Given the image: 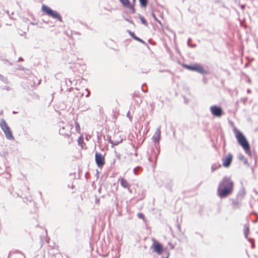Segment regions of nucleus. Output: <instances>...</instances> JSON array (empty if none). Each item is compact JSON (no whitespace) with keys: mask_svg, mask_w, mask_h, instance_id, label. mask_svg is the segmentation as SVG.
Returning <instances> with one entry per match:
<instances>
[{"mask_svg":"<svg viewBox=\"0 0 258 258\" xmlns=\"http://www.w3.org/2000/svg\"><path fill=\"white\" fill-rule=\"evenodd\" d=\"M233 182L231 179L228 177H224L220 182L217 194L220 199H224L232 194L233 190Z\"/></svg>","mask_w":258,"mask_h":258,"instance_id":"nucleus-1","label":"nucleus"},{"mask_svg":"<svg viewBox=\"0 0 258 258\" xmlns=\"http://www.w3.org/2000/svg\"><path fill=\"white\" fill-rule=\"evenodd\" d=\"M235 133L238 143L242 147L246 153L250 154L249 144L244 136L238 130L235 129Z\"/></svg>","mask_w":258,"mask_h":258,"instance_id":"nucleus-2","label":"nucleus"},{"mask_svg":"<svg viewBox=\"0 0 258 258\" xmlns=\"http://www.w3.org/2000/svg\"><path fill=\"white\" fill-rule=\"evenodd\" d=\"M41 10L47 15L56 19L60 22H62V18L60 15L57 12L52 10L48 6L43 5L41 7Z\"/></svg>","mask_w":258,"mask_h":258,"instance_id":"nucleus-3","label":"nucleus"},{"mask_svg":"<svg viewBox=\"0 0 258 258\" xmlns=\"http://www.w3.org/2000/svg\"><path fill=\"white\" fill-rule=\"evenodd\" d=\"M0 126L4 132L6 137L9 140H13L14 137L10 128L4 119L0 120Z\"/></svg>","mask_w":258,"mask_h":258,"instance_id":"nucleus-4","label":"nucleus"},{"mask_svg":"<svg viewBox=\"0 0 258 258\" xmlns=\"http://www.w3.org/2000/svg\"><path fill=\"white\" fill-rule=\"evenodd\" d=\"M73 128V125L69 123H63L59 129V134L61 135L69 137L71 135V130Z\"/></svg>","mask_w":258,"mask_h":258,"instance_id":"nucleus-5","label":"nucleus"},{"mask_svg":"<svg viewBox=\"0 0 258 258\" xmlns=\"http://www.w3.org/2000/svg\"><path fill=\"white\" fill-rule=\"evenodd\" d=\"M184 67L188 70L196 71L201 74L204 75L207 73L204 68L200 64H195L194 65L184 64Z\"/></svg>","mask_w":258,"mask_h":258,"instance_id":"nucleus-6","label":"nucleus"},{"mask_svg":"<svg viewBox=\"0 0 258 258\" xmlns=\"http://www.w3.org/2000/svg\"><path fill=\"white\" fill-rule=\"evenodd\" d=\"M211 113L215 116L219 117L223 114L224 112L221 107L217 105L211 106L210 108Z\"/></svg>","mask_w":258,"mask_h":258,"instance_id":"nucleus-7","label":"nucleus"},{"mask_svg":"<svg viewBox=\"0 0 258 258\" xmlns=\"http://www.w3.org/2000/svg\"><path fill=\"white\" fill-rule=\"evenodd\" d=\"M95 162L99 167H102L105 164L104 156L99 153L96 152L95 155Z\"/></svg>","mask_w":258,"mask_h":258,"instance_id":"nucleus-8","label":"nucleus"},{"mask_svg":"<svg viewBox=\"0 0 258 258\" xmlns=\"http://www.w3.org/2000/svg\"><path fill=\"white\" fill-rule=\"evenodd\" d=\"M153 241L152 247L153 248L154 251L159 255L161 254L163 250L162 244L155 239H153Z\"/></svg>","mask_w":258,"mask_h":258,"instance_id":"nucleus-9","label":"nucleus"},{"mask_svg":"<svg viewBox=\"0 0 258 258\" xmlns=\"http://www.w3.org/2000/svg\"><path fill=\"white\" fill-rule=\"evenodd\" d=\"M124 8H128L130 12L132 14L135 13V9L134 5L130 3L129 0H119Z\"/></svg>","mask_w":258,"mask_h":258,"instance_id":"nucleus-10","label":"nucleus"},{"mask_svg":"<svg viewBox=\"0 0 258 258\" xmlns=\"http://www.w3.org/2000/svg\"><path fill=\"white\" fill-rule=\"evenodd\" d=\"M232 155L229 153L225 158L223 159V165L225 167H229L232 162Z\"/></svg>","mask_w":258,"mask_h":258,"instance_id":"nucleus-11","label":"nucleus"},{"mask_svg":"<svg viewBox=\"0 0 258 258\" xmlns=\"http://www.w3.org/2000/svg\"><path fill=\"white\" fill-rule=\"evenodd\" d=\"M232 202V207L233 209H237L240 208L241 205L242 201L236 198L230 199Z\"/></svg>","mask_w":258,"mask_h":258,"instance_id":"nucleus-12","label":"nucleus"},{"mask_svg":"<svg viewBox=\"0 0 258 258\" xmlns=\"http://www.w3.org/2000/svg\"><path fill=\"white\" fill-rule=\"evenodd\" d=\"M160 126H158L154 133L153 136L152 137L153 141L155 143H158L160 141V137H161V131H160Z\"/></svg>","mask_w":258,"mask_h":258,"instance_id":"nucleus-13","label":"nucleus"},{"mask_svg":"<svg viewBox=\"0 0 258 258\" xmlns=\"http://www.w3.org/2000/svg\"><path fill=\"white\" fill-rule=\"evenodd\" d=\"M120 185L124 188H126L129 191H131L130 187L131 184L128 181L124 178H120L119 179Z\"/></svg>","mask_w":258,"mask_h":258,"instance_id":"nucleus-14","label":"nucleus"},{"mask_svg":"<svg viewBox=\"0 0 258 258\" xmlns=\"http://www.w3.org/2000/svg\"><path fill=\"white\" fill-rule=\"evenodd\" d=\"M245 195V191L244 188H241L238 191V193L236 195V198L240 200H242L243 198L244 197Z\"/></svg>","mask_w":258,"mask_h":258,"instance_id":"nucleus-15","label":"nucleus"},{"mask_svg":"<svg viewBox=\"0 0 258 258\" xmlns=\"http://www.w3.org/2000/svg\"><path fill=\"white\" fill-rule=\"evenodd\" d=\"M128 32L130 34V36L132 38H133L134 39H135L136 40L138 41H139L140 42H142V43H143L144 44L145 43V42L142 39H141V38H140L136 36L135 35V33L133 32H132L130 30H128Z\"/></svg>","mask_w":258,"mask_h":258,"instance_id":"nucleus-16","label":"nucleus"},{"mask_svg":"<svg viewBox=\"0 0 258 258\" xmlns=\"http://www.w3.org/2000/svg\"><path fill=\"white\" fill-rule=\"evenodd\" d=\"M140 4L141 7L145 8L147 7L148 4V0H139Z\"/></svg>","mask_w":258,"mask_h":258,"instance_id":"nucleus-17","label":"nucleus"},{"mask_svg":"<svg viewBox=\"0 0 258 258\" xmlns=\"http://www.w3.org/2000/svg\"><path fill=\"white\" fill-rule=\"evenodd\" d=\"M238 158L240 160H242L243 161V162L244 163V164H246V165H247L248 164V162H247V160L245 158V157H244L243 155H239L238 156Z\"/></svg>","mask_w":258,"mask_h":258,"instance_id":"nucleus-18","label":"nucleus"},{"mask_svg":"<svg viewBox=\"0 0 258 258\" xmlns=\"http://www.w3.org/2000/svg\"><path fill=\"white\" fill-rule=\"evenodd\" d=\"M248 232H249V227H248V226H247V225H244V234L245 237L246 238H247V237Z\"/></svg>","mask_w":258,"mask_h":258,"instance_id":"nucleus-19","label":"nucleus"},{"mask_svg":"<svg viewBox=\"0 0 258 258\" xmlns=\"http://www.w3.org/2000/svg\"><path fill=\"white\" fill-rule=\"evenodd\" d=\"M139 18L142 24H143L145 26H147V22L143 17H142V16H140Z\"/></svg>","mask_w":258,"mask_h":258,"instance_id":"nucleus-20","label":"nucleus"},{"mask_svg":"<svg viewBox=\"0 0 258 258\" xmlns=\"http://www.w3.org/2000/svg\"><path fill=\"white\" fill-rule=\"evenodd\" d=\"M121 142H122V140H121L119 141H112L111 140H110V143H111L113 145H115V146L118 145Z\"/></svg>","mask_w":258,"mask_h":258,"instance_id":"nucleus-21","label":"nucleus"},{"mask_svg":"<svg viewBox=\"0 0 258 258\" xmlns=\"http://www.w3.org/2000/svg\"><path fill=\"white\" fill-rule=\"evenodd\" d=\"M152 15L156 21H157L160 24H161V22L156 18V17L154 13H152Z\"/></svg>","mask_w":258,"mask_h":258,"instance_id":"nucleus-22","label":"nucleus"},{"mask_svg":"<svg viewBox=\"0 0 258 258\" xmlns=\"http://www.w3.org/2000/svg\"><path fill=\"white\" fill-rule=\"evenodd\" d=\"M141 169V167L140 166H138L137 167H136L134 169H133V171H134V173L136 175H137L138 173H137V170L138 169Z\"/></svg>","mask_w":258,"mask_h":258,"instance_id":"nucleus-23","label":"nucleus"},{"mask_svg":"<svg viewBox=\"0 0 258 258\" xmlns=\"http://www.w3.org/2000/svg\"><path fill=\"white\" fill-rule=\"evenodd\" d=\"M75 125H76V130L77 132H79L80 130V126L79 125V123L77 122H75Z\"/></svg>","mask_w":258,"mask_h":258,"instance_id":"nucleus-24","label":"nucleus"},{"mask_svg":"<svg viewBox=\"0 0 258 258\" xmlns=\"http://www.w3.org/2000/svg\"><path fill=\"white\" fill-rule=\"evenodd\" d=\"M138 217L140 219H143L144 218V216L142 213H138Z\"/></svg>","mask_w":258,"mask_h":258,"instance_id":"nucleus-25","label":"nucleus"},{"mask_svg":"<svg viewBox=\"0 0 258 258\" xmlns=\"http://www.w3.org/2000/svg\"><path fill=\"white\" fill-rule=\"evenodd\" d=\"M3 89L6 90L7 91H9V90H11V88L10 87H9V86H5L3 87Z\"/></svg>","mask_w":258,"mask_h":258,"instance_id":"nucleus-26","label":"nucleus"},{"mask_svg":"<svg viewBox=\"0 0 258 258\" xmlns=\"http://www.w3.org/2000/svg\"><path fill=\"white\" fill-rule=\"evenodd\" d=\"M0 80L3 82H5L6 79L4 76L0 74Z\"/></svg>","mask_w":258,"mask_h":258,"instance_id":"nucleus-27","label":"nucleus"},{"mask_svg":"<svg viewBox=\"0 0 258 258\" xmlns=\"http://www.w3.org/2000/svg\"><path fill=\"white\" fill-rule=\"evenodd\" d=\"M125 20L127 22H128L130 23L133 24V21L132 20H130V19H127V18H125Z\"/></svg>","mask_w":258,"mask_h":258,"instance_id":"nucleus-28","label":"nucleus"},{"mask_svg":"<svg viewBox=\"0 0 258 258\" xmlns=\"http://www.w3.org/2000/svg\"><path fill=\"white\" fill-rule=\"evenodd\" d=\"M191 38H188V40H187V44H188V45L189 46H190V42L191 41Z\"/></svg>","mask_w":258,"mask_h":258,"instance_id":"nucleus-29","label":"nucleus"},{"mask_svg":"<svg viewBox=\"0 0 258 258\" xmlns=\"http://www.w3.org/2000/svg\"><path fill=\"white\" fill-rule=\"evenodd\" d=\"M115 155L118 158H120V154H118V153H117L116 152H115Z\"/></svg>","mask_w":258,"mask_h":258,"instance_id":"nucleus-30","label":"nucleus"},{"mask_svg":"<svg viewBox=\"0 0 258 258\" xmlns=\"http://www.w3.org/2000/svg\"><path fill=\"white\" fill-rule=\"evenodd\" d=\"M203 82L205 83H207V79L206 78H204L203 79Z\"/></svg>","mask_w":258,"mask_h":258,"instance_id":"nucleus-31","label":"nucleus"},{"mask_svg":"<svg viewBox=\"0 0 258 258\" xmlns=\"http://www.w3.org/2000/svg\"><path fill=\"white\" fill-rule=\"evenodd\" d=\"M130 113L129 112L127 113V116H128L129 117V118L131 120V117H130V115H129Z\"/></svg>","mask_w":258,"mask_h":258,"instance_id":"nucleus-32","label":"nucleus"},{"mask_svg":"<svg viewBox=\"0 0 258 258\" xmlns=\"http://www.w3.org/2000/svg\"><path fill=\"white\" fill-rule=\"evenodd\" d=\"M247 92L248 93H250L251 92V90L249 89H247Z\"/></svg>","mask_w":258,"mask_h":258,"instance_id":"nucleus-33","label":"nucleus"},{"mask_svg":"<svg viewBox=\"0 0 258 258\" xmlns=\"http://www.w3.org/2000/svg\"><path fill=\"white\" fill-rule=\"evenodd\" d=\"M23 60V58L22 57H19V59H18V61H21Z\"/></svg>","mask_w":258,"mask_h":258,"instance_id":"nucleus-34","label":"nucleus"},{"mask_svg":"<svg viewBox=\"0 0 258 258\" xmlns=\"http://www.w3.org/2000/svg\"><path fill=\"white\" fill-rule=\"evenodd\" d=\"M133 1V4L132 5H134V4L136 2V0H132Z\"/></svg>","mask_w":258,"mask_h":258,"instance_id":"nucleus-35","label":"nucleus"},{"mask_svg":"<svg viewBox=\"0 0 258 258\" xmlns=\"http://www.w3.org/2000/svg\"><path fill=\"white\" fill-rule=\"evenodd\" d=\"M169 252H168L167 256L166 258H169Z\"/></svg>","mask_w":258,"mask_h":258,"instance_id":"nucleus-36","label":"nucleus"},{"mask_svg":"<svg viewBox=\"0 0 258 258\" xmlns=\"http://www.w3.org/2000/svg\"><path fill=\"white\" fill-rule=\"evenodd\" d=\"M89 92H88V94L86 95V97H88L89 96Z\"/></svg>","mask_w":258,"mask_h":258,"instance_id":"nucleus-37","label":"nucleus"},{"mask_svg":"<svg viewBox=\"0 0 258 258\" xmlns=\"http://www.w3.org/2000/svg\"><path fill=\"white\" fill-rule=\"evenodd\" d=\"M241 7V8H242V9H244V5H242Z\"/></svg>","mask_w":258,"mask_h":258,"instance_id":"nucleus-38","label":"nucleus"},{"mask_svg":"<svg viewBox=\"0 0 258 258\" xmlns=\"http://www.w3.org/2000/svg\"><path fill=\"white\" fill-rule=\"evenodd\" d=\"M142 90H143V92H146V91H144V89H143V88H142Z\"/></svg>","mask_w":258,"mask_h":258,"instance_id":"nucleus-39","label":"nucleus"},{"mask_svg":"<svg viewBox=\"0 0 258 258\" xmlns=\"http://www.w3.org/2000/svg\"><path fill=\"white\" fill-rule=\"evenodd\" d=\"M135 155L136 156H137V155H138L137 153H135Z\"/></svg>","mask_w":258,"mask_h":258,"instance_id":"nucleus-40","label":"nucleus"}]
</instances>
